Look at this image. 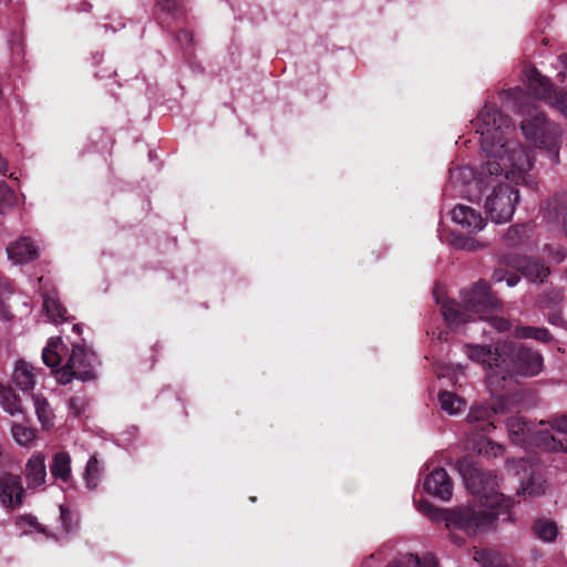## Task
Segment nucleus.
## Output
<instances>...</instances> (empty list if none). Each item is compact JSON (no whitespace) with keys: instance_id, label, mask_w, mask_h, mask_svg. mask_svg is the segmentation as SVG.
<instances>
[{"instance_id":"obj_9","label":"nucleus","mask_w":567,"mask_h":567,"mask_svg":"<svg viewBox=\"0 0 567 567\" xmlns=\"http://www.w3.org/2000/svg\"><path fill=\"white\" fill-rule=\"evenodd\" d=\"M508 471H515V474H519V470L525 472V476L519 477L520 487L517 491L523 492L524 495L538 496L545 493L544 481L539 475H535L533 468L528 462L524 458L507 461Z\"/></svg>"},{"instance_id":"obj_5","label":"nucleus","mask_w":567,"mask_h":567,"mask_svg":"<svg viewBox=\"0 0 567 567\" xmlns=\"http://www.w3.org/2000/svg\"><path fill=\"white\" fill-rule=\"evenodd\" d=\"M498 351L502 354V369L504 368L509 374L532 378L543 370L542 354L518 341L498 340Z\"/></svg>"},{"instance_id":"obj_33","label":"nucleus","mask_w":567,"mask_h":567,"mask_svg":"<svg viewBox=\"0 0 567 567\" xmlns=\"http://www.w3.org/2000/svg\"><path fill=\"white\" fill-rule=\"evenodd\" d=\"M16 525L19 528L23 529L24 534H28V530L24 529L28 526V527H33L37 532L45 535L47 537H51V534H49L47 527L43 526L42 524H40L37 520V518L30 514L18 516L16 519Z\"/></svg>"},{"instance_id":"obj_19","label":"nucleus","mask_w":567,"mask_h":567,"mask_svg":"<svg viewBox=\"0 0 567 567\" xmlns=\"http://www.w3.org/2000/svg\"><path fill=\"white\" fill-rule=\"evenodd\" d=\"M511 440L518 445H528L533 431L526 420L522 416L509 417L506 422Z\"/></svg>"},{"instance_id":"obj_39","label":"nucleus","mask_w":567,"mask_h":567,"mask_svg":"<svg viewBox=\"0 0 567 567\" xmlns=\"http://www.w3.org/2000/svg\"><path fill=\"white\" fill-rule=\"evenodd\" d=\"M60 519L64 532L69 533L72 528V513L68 507L63 505H60Z\"/></svg>"},{"instance_id":"obj_31","label":"nucleus","mask_w":567,"mask_h":567,"mask_svg":"<svg viewBox=\"0 0 567 567\" xmlns=\"http://www.w3.org/2000/svg\"><path fill=\"white\" fill-rule=\"evenodd\" d=\"M18 203L16 193L0 181V215L8 213Z\"/></svg>"},{"instance_id":"obj_7","label":"nucleus","mask_w":567,"mask_h":567,"mask_svg":"<svg viewBox=\"0 0 567 567\" xmlns=\"http://www.w3.org/2000/svg\"><path fill=\"white\" fill-rule=\"evenodd\" d=\"M94 355L81 346H74L66 363L55 371V378L61 384H68L73 379L90 381L95 379Z\"/></svg>"},{"instance_id":"obj_8","label":"nucleus","mask_w":567,"mask_h":567,"mask_svg":"<svg viewBox=\"0 0 567 567\" xmlns=\"http://www.w3.org/2000/svg\"><path fill=\"white\" fill-rule=\"evenodd\" d=\"M524 81L534 96L547 101L567 118V93L559 92L553 94L549 80L534 68L525 71Z\"/></svg>"},{"instance_id":"obj_13","label":"nucleus","mask_w":567,"mask_h":567,"mask_svg":"<svg viewBox=\"0 0 567 567\" xmlns=\"http://www.w3.org/2000/svg\"><path fill=\"white\" fill-rule=\"evenodd\" d=\"M467 357L475 362L487 365L489 369H502V354L498 351V341L492 346H468Z\"/></svg>"},{"instance_id":"obj_12","label":"nucleus","mask_w":567,"mask_h":567,"mask_svg":"<svg viewBox=\"0 0 567 567\" xmlns=\"http://www.w3.org/2000/svg\"><path fill=\"white\" fill-rule=\"evenodd\" d=\"M451 216L456 225L470 234L481 231L486 225L481 213L467 205H456Z\"/></svg>"},{"instance_id":"obj_44","label":"nucleus","mask_w":567,"mask_h":567,"mask_svg":"<svg viewBox=\"0 0 567 567\" xmlns=\"http://www.w3.org/2000/svg\"><path fill=\"white\" fill-rule=\"evenodd\" d=\"M422 511L424 512V514L429 515V516H434V513L439 512L437 508H435L434 506H432L431 504H424L422 506Z\"/></svg>"},{"instance_id":"obj_2","label":"nucleus","mask_w":567,"mask_h":567,"mask_svg":"<svg viewBox=\"0 0 567 567\" xmlns=\"http://www.w3.org/2000/svg\"><path fill=\"white\" fill-rule=\"evenodd\" d=\"M467 491L476 496L488 511H476L468 506H457L444 511L443 519L449 537L456 546L465 544L466 536H473L495 527L499 515H507L514 501L499 492L498 478L491 471L482 470L473 456H463L456 463Z\"/></svg>"},{"instance_id":"obj_30","label":"nucleus","mask_w":567,"mask_h":567,"mask_svg":"<svg viewBox=\"0 0 567 567\" xmlns=\"http://www.w3.org/2000/svg\"><path fill=\"white\" fill-rule=\"evenodd\" d=\"M43 312L48 319H63L65 309L55 297L45 295L43 297Z\"/></svg>"},{"instance_id":"obj_48","label":"nucleus","mask_w":567,"mask_h":567,"mask_svg":"<svg viewBox=\"0 0 567 567\" xmlns=\"http://www.w3.org/2000/svg\"><path fill=\"white\" fill-rule=\"evenodd\" d=\"M564 229H565V233H566V236H567V212H566V215L564 217Z\"/></svg>"},{"instance_id":"obj_49","label":"nucleus","mask_w":567,"mask_h":567,"mask_svg":"<svg viewBox=\"0 0 567 567\" xmlns=\"http://www.w3.org/2000/svg\"><path fill=\"white\" fill-rule=\"evenodd\" d=\"M72 329H73V331H76L78 333H80V332H81V329H80V324H79V323L73 324Z\"/></svg>"},{"instance_id":"obj_15","label":"nucleus","mask_w":567,"mask_h":567,"mask_svg":"<svg viewBox=\"0 0 567 567\" xmlns=\"http://www.w3.org/2000/svg\"><path fill=\"white\" fill-rule=\"evenodd\" d=\"M24 475L30 488H37L45 483L47 467L45 457L42 453H37L28 460Z\"/></svg>"},{"instance_id":"obj_40","label":"nucleus","mask_w":567,"mask_h":567,"mask_svg":"<svg viewBox=\"0 0 567 567\" xmlns=\"http://www.w3.org/2000/svg\"><path fill=\"white\" fill-rule=\"evenodd\" d=\"M69 406L75 416H80L84 410L85 403L83 399L79 396H72L69 401Z\"/></svg>"},{"instance_id":"obj_28","label":"nucleus","mask_w":567,"mask_h":567,"mask_svg":"<svg viewBox=\"0 0 567 567\" xmlns=\"http://www.w3.org/2000/svg\"><path fill=\"white\" fill-rule=\"evenodd\" d=\"M532 530L537 538L544 542H553L557 536L556 524L545 518L536 519L532 526Z\"/></svg>"},{"instance_id":"obj_36","label":"nucleus","mask_w":567,"mask_h":567,"mask_svg":"<svg viewBox=\"0 0 567 567\" xmlns=\"http://www.w3.org/2000/svg\"><path fill=\"white\" fill-rule=\"evenodd\" d=\"M545 423H548L551 430L567 434V414L555 415L547 422H540V424Z\"/></svg>"},{"instance_id":"obj_20","label":"nucleus","mask_w":567,"mask_h":567,"mask_svg":"<svg viewBox=\"0 0 567 567\" xmlns=\"http://www.w3.org/2000/svg\"><path fill=\"white\" fill-rule=\"evenodd\" d=\"M12 380L14 384L22 391H30L35 384V375L33 373V367L27 363L24 360H19L16 363Z\"/></svg>"},{"instance_id":"obj_32","label":"nucleus","mask_w":567,"mask_h":567,"mask_svg":"<svg viewBox=\"0 0 567 567\" xmlns=\"http://www.w3.org/2000/svg\"><path fill=\"white\" fill-rule=\"evenodd\" d=\"M439 401L441 408L444 411L449 412L450 414L457 413L461 410L462 405H464L463 400H461L456 394L449 391L441 392Z\"/></svg>"},{"instance_id":"obj_43","label":"nucleus","mask_w":567,"mask_h":567,"mask_svg":"<svg viewBox=\"0 0 567 567\" xmlns=\"http://www.w3.org/2000/svg\"><path fill=\"white\" fill-rule=\"evenodd\" d=\"M433 336H436V338L441 341H447L450 337V332L446 329H440L437 333L434 331Z\"/></svg>"},{"instance_id":"obj_6","label":"nucleus","mask_w":567,"mask_h":567,"mask_svg":"<svg viewBox=\"0 0 567 567\" xmlns=\"http://www.w3.org/2000/svg\"><path fill=\"white\" fill-rule=\"evenodd\" d=\"M518 112L523 116L522 131L526 140L537 147L555 148V128L546 123L543 113L529 102H519Z\"/></svg>"},{"instance_id":"obj_27","label":"nucleus","mask_w":567,"mask_h":567,"mask_svg":"<svg viewBox=\"0 0 567 567\" xmlns=\"http://www.w3.org/2000/svg\"><path fill=\"white\" fill-rule=\"evenodd\" d=\"M512 336L516 339H535L542 342H549L553 337L547 329L536 327H520L516 326Z\"/></svg>"},{"instance_id":"obj_14","label":"nucleus","mask_w":567,"mask_h":567,"mask_svg":"<svg viewBox=\"0 0 567 567\" xmlns=\"http://www.w3.org/2000/svg\"><path fill=\"white\" fill-rule=\"evenodd\" d=\"M508 264L533 282H543L549 275V268L535 259L517 256L508 261Z\"/></svg>"},{"instance_id":"obj_23","label":"nucleus","mask_w":567,"mask_h":567,"mask_svg":"<svg viewBox=\"0 0 567 567\" xmlns=\"http://www.w3.org/2000/svg\"><path fill=\"white\" fill-rule=\"evenodd\" d=\"M388 567H439V565L432 554H426L422 558L414 554H408L400 560L389 564Z\"/></svg>"},{"instance_id":"obj_38","label":"nucleus","mask_w":567,"mask_h":567,"mask_svg":"<svg viewBox=\"0 0 567 567\" xmlns=\"http://www.w3.org/2000/svg\"><path fill=\"white\" fill-rule=\"evenodd\" d=\"M493 279L496 282H501V281L505 280L508 287H514L519 280V278L516 275H511V276L506 277L505 270L501 269V268L496 269L493 272Z\"/></svg>"},{"instance_id":"obj_11","label":"nucleus","mask_w":567,"mask_h":567,"mask_svg":"<svg viewBox=\"0 0 567 567\" xmlns=\"http://www.w3.org/2000/svg\"><path fill=\"white\" fill-rule=\"evenodd\" d=\"M24 489L21 477L11 473L0 476V501L6 507L14 508L22 504Z\"/></svg>"},{"instance_id":"obj_3","label":"nucleus","mask_w":567,"mask_h":567,"mask_svg":"<svg viewBox=\"0 0 567 567\" xmlns=\"http://www.w3.org/2000/svg\"><path fill=\"white\" fill-rule=\"evenodd\" d=\"M507 399L498 396L492 406L480 404L471 408L466 421L467 434L471 436L472 447L480 455L487 458L503 454V445L489 440L485 434L495 429L494 416L508 411Z\"/></svg>"},{"instance_id":"obj_21","label":"nucleus","mask_w":567,"mask_h":567,"mask_svg":"<svg viewBox=\"0 0 567 567\" xmlns=\"http://www.w3.org/2000/svg\"><path fill=\"white\" fill-rule=\"evenodd\" d=\"M50 472L55 480L64 483L71 478V456L65 451L56 452L50 464Z\"/></svg>"},{"instance_id":"obj_29","label":"nucleus","mask_w":567,"mask_h":567,"mask_svg":"<svg viewBox=\"0 0 567 567\" xmlns=\"http://www.w3.org/2000/svg\"><path fill=\"white\" fill-rule=\"evenodd\" d=\"M33 406L38 416V420L43 427H48L52 424V410L45 398L40 394H31Z\"/></svg>"},{"instance_id":"obj_37","label":"nucleus","mask_w":567,"mask_h":567,"mask_svg":"<svg viewBox=\"0 0 567 567\" xmlns=\"http://www.w3.org/2000/svg\"><path fill=\"white\" fill-rule=\"evenodd\" d=\"M527 227L525 225H515L507 230L506 239L512 245H517L520 237L526 234Z\"/></svg>"},{"instance_id":"obj_16","label":"nucleus","mask_w":567,"mask_h":567,"mask_svg":"<svg viewBox=\"0 0 567 567\" xmlns=\"http://www.w3.org/2000/svg\"><path fill=\"white\" fill-rule=\"evenodd\" d=\"M7 254L9 259L14 264L32 261L38 255L37 248L27 237H22L19 240L11 243L7 247Z\"/></svg>"},{"instance_id":"obj_26","label":"nucleus","mask_w":567,"mask_h":567,"mask_svg":"<svg viewBox=\"0 0 567 567\" xmlns=\"http://www.w3.org/2000/svg\"><path fill=\"white\" fill-rule=\"evenodd\" d=\"M104 467L102 463L97 460L95 455L91 456L87 461L85 472H84V481L85 486L93 491L97 487L102 474H103Z\"/></svg>"},{"instance_id":"obj_45","label":"nucleus","mask_w":567,"mask_h":567,"mask_svg":"<svg viewBox=\"0 0 567 567\" xmlns=\"http://www.w3.org/2000/svg\"><path fill=\"white\" fill-rule=\"evenodd\" d=\"M561 63L564 64L565 69L563 71H560V74L563 76H567V55L561 56Z\"/></svg>"},{"instance_id":"obj_17","label":"nucleus","mask_w":567,"mask_h":567,"mask_svg":"<svg viewBox=\"0 0 567 567\" xmlns=\"http://www.w3.org/2000/svg\"><path fill=\"white\" fill-rule=\"evenodd\" d=\"M532 444L544 451L567 453V439H557L549 430H538L533 432L528 445Z\"/></svg>"},{"instance_id":"obj_34","label":"nucleus","mask_w":567,"mask_h":567,"mask_svg":"<svg viewBox=\"0 0 567 567\" xmlns=\"http://www.w3.org/2000/svg\"><path fill=\"white\" fill-rule=\"evenodd\" d=\"M452 243L455 248L467 251H475L487 246V243L466 236H454Z\"/></svg>"},{"instance_id":"obj_1","label":"nucleus","mask_w":567,"mask_h":567,"mask_svg":"<svg viewBox=\"0 0 567 567\" xmlns=\"http://www.w3.org/2000/svg\"><path fill=\"white\" fill-rule=\"evenodd\" d=\"M473 124L484 155L480 183L485 212L492 221L507 223L519 202L516 185L524 182L532 168L530 155L514 137L508 118L494 106L485 104Z\"/></svg>"},{"instance_id":"obj_18","label":"nucleus","mask_w":567,"mask_h":567,"mask_svg":"<svg viewBox=\"0 0 567 567\" xmlns=\"http://www.w3.org/2000/svg\"><path fill=\"white\" fill-rule=\"evenodd\" d=\"M473 559L481 567H515L509 559L492 548H473Z\"/></svg>"},{"instance_id":"obj_42","label":"nucleus","mask_w":567,"mask_h":567,"mask_svg":"<svg viewBox=\"0 0 567 567\" xmlns=\"http://www.w3.org/2000/svg\"><path fill=\"white\" fill-rule=\"evenodd\" d=\"M492 322H493V327L499 332H505L511 329L512 321H492Z\"/></svg>"},{"instance_id":"obj_46","label":"nucleus","mask_w":567,"mask_h":567,"mask_svg":"<svg viewBox=\"0 0 567 567\" xmlns=\"http://www.w3.org/2000/svg\"><path fill=\"white\" fill-rule=\"evenodd\" d=\"M7 171V162L4 158L0 156V173H4Z\"/></svg>"},{"instance_id":"obj_41","label":"nucleus","mask_w":567,"mask_h":567,"mask_svg":"<svg viewBox=\"0 0 567 567\" xmlns=\"http://www.w3.org/2000/svg\"><path fill=\"white\" fill-rule=\"evenodd\" d=\"M158 7L164 11H172L176 7V0H159Z\"/></svg>"},{"instance_id":"obj_22","label":"nucleus","mask_w":567,"mask_h":567,"mask_svg":"<svg viewBox=\"0 0 567 567\" xmlns=\"http://www.w3.org/2000/svg\"><path fill=\"white\" fill-rule=\"evenodd\" d=\"M473 177V172L468 167H456L450 172L449 187L452 188L457 195L464 196L467 194L465 186Z\"/></svg>"},{"instance_id":"obj_4","label":"nucleus","mask_w":567,"mask_h":567,"mask_svg":"<svg viewBox=\"0 0 567 567\" xmlns=\"http://www.w3.org/2000/svg\"><path fill=\"white\" fill-rule=\"evenodd\" d=\"M437 305L445 320L457 319L467 313H492L497 312L502 305L491 292L485 282H477L470 290L461 292V302H456L435 292Z\"/></svg>"},{"instance_id":"obj_25","label":"nucleus","mask_w":567,"mask_h":567,"mask_svg":"<svg viewBox=\"0 0 567 567\" xmlns=\"http://www.w3.org/2000/svg\"><path fill=\"white\" fill-rule=\"evenodd\" d=\"M63 343L60 338H51L42 350V361L49 368H56L61 363L60 350Z\"/></svg>"},{"instance_id":"obj_10","label":"nucleus","mask_w":567,"mask_h":567,"mask_svg":"<svg viewBox=\"0 0 567 567\" xmlns=\"http://www.w3.org/2000/svg\"><path fill=\"white\" fill-rule=\"evenodd\" d=\"M423 488L441 501H449L453 493V483L443 467H435L424 478Z\"/></svg>"},{"instance_id":"obj_35","label":"nucleus","mask_w":567,"mask_h":567,"mask_svg":"<svg viewBox=\"0 0 567 567\" xmlns=\"http://www.w3.org/2000/svg\"><path fill=\"white\" fill-rule=\"evenodd\" d=\"M11 433L14 441L22 446H27L35 437L34 431L32 429L21 424H13L11 427Z\"/></svg>"},{"instance_id":"obj_24","label":"nucleus","mask_w":567,"mask_h":567,"mask_svg":"<svg viewBox=\"0 0 567 567\" xmlns=\"http://www.w3.org/2000/svg\"><path fill=\"white\" fill-rule=\"evenodd\" d=\"M0 404L11 415L23 413L20 398L11 386H6L2 383H0Z\"/></svg>"},{"instance_id":"obj_47","label":"nucleus","mask_w":567,"mask_h":567,"mask_svg":"<svg viewBox=\"0 0 567 567\" xmlns=\"http://www.w3.org/2000/svg\"><path fill=\"white\" fill-rule=\"evenodd\" d=\"M14 316L16 315L13 312H3L2 313L3 319H9V318L14 317Z\"/></svg>"}]
</instances>
